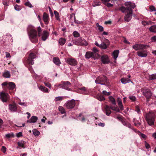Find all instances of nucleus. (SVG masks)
<instances>
[{"instance_id": "nucleus-1", "label": "nucleus", "mask_w": 156, "mask_h": 156, "mask_svg": "<svg viewBox=\"0 0 156 156\" xmlns=\"http://www.w3.org/2000/svg\"><path fill=\"white\" fill-rule=\"evenodd\" d=\"M27 31L29 38L31 41L33 43H36L38 41L37 32L33 26H29Z\"/></svg>"}, {"instance_id": "nucleus-2", "label": "nucleus", "mask_w": 156, "mask_h": 156, "mask_svg": "<svg viewBox=\"0 0 156 156\" xmlns=\"http://www.w3.org/2000/svg\"><path fill=\"white\" fill-rule=\"evenodd\" d=\"M125 5L126 6H121L119 8V9L123 13L127 12L131 9H133L136 7V5L130 2H126L125 3Z\"/></svg>"}, {"instance_id": "nucleus-3", "label": "nucleus", "mask_w": 156, "mask_h": 156, "mask_svg": "<svg viewBox=\"0 0 156 156\" xmlns=\"http://www.w3.org/2000/svg\"><path fill=\"white\" fill-rule=\"evenodd\" d=\"M155 117V115L153 112H150L146 114L145 119L149 125L151 126L154 124Z\"/></svg>"}, {"instance_id": "nucleus-4", "label": "nucleus", "mask_w": 156, "mask_h": 156, "mask_svg": "<svg viewBox=\"0 0 156 156\" xmlns=\"http://www.w3.org/2000/svg\"><path fill=\"white\" fill-rule=\"evenodd\" d=\"M96 83L100 84L101 85H108L109 81L107 80L106 76L102 75L98 77L95 80Z\"/></svg>"}, {"instance_id": "nucleus-5", "label": "nucleus", "mask_w": 156, "mask_h": 156, "mask_svg": "<svg viewBox=\"0 0 156 156\" xmlns=\"http://www.w3.org/2000/svg\"><path fill=\"white\" fill-rule=\"evenodd\" d=\"M141 91L143 95L146 98L147 101L148 102L149 99L151 98L152 96V93L151 90L149 89L144 87L141 88Z\"/></svg>"}, {"instance_id": "nucleus-6", "label": "nucleus", "mask_w": 156, "mask_h": 156, "mask_svg": "<svg viewBox=\"0 0 156 156\" xmlns=\"http://www.w3.org/2000/svg\"><path fill=\"white\" fill-rule=\"evenodd\" d=\"M73 43L77 45L87 46L88 43L82 37H80L77 40L73 42Z\"/></svg>"}, {"instance_id": "nucleus-7", "label": "nucleus", "mask_w": 156, "mask_h": 156, "mask_svg": "<svg viewBox=\"0 0 156 156\" xmlns=\"http://www.w3.org/2000/svg\"><path fill=\"white\" fill-rule=\"evenodd\" d=\"M75 100L74 99H72L71 100L67 101L64 105L67 109H70L73 108L75 107Z\"/></svg>"}, {"instance_id": "nucleus-8", "label": "nucleus", "mask_w": 156, "mask_h": 156, "mask_svg": "<svg viewBox=\"0 0 156 156\" xmlns=\"http://www.w3.org/2000/svg\"><path fill=\"white\" fill-rule=\"evenodd\" d=\"M71 83L69 81H62L61 83L59 84L58 86H57L56 85H55L56 86H60L61 87L67 90H70V88H69L70 86Z\"/></svg>"}, {"instance_id": "nucleus-9", "label": "nucleus", "mask_w": 156, "mask_h": 156, "mask_svg": "<svg viewBox=\"0 0 156 156\" xmlns=\"http://www.w3.org/2000/svg\"><path fill=\"white\" fill-rule=\"evenodd\" d=\"M95 44L96 46L101 49H105L107 48L109 44V41L108 39H106V43L103 42L102 44H100L97 41H96Z\"/></svg>"}, {"instance_id": "nucleus-10", "label": "nucleus", "mask_w": 156, "mask_h": 156, "mask_svg": "<svg viewBox=\"0 0 156 156\" xmlns=\"http://www.w3.org/2000/svg\"><path fill=\"white\" fill-rule=\"evenodd\" d=\"M0 98L2 101L6 102L9 98V95L8 93L1 92L0 93Z\"/></svg>"}, {"instance_id": "nucleus-11", "label": "nucleus", "mask_w": 156, "mask_h": 156, "mask_svg": "<svg viewBox=\"0 0 156 156\" xmlns=\"http://www.w3.org/2000/svg\"><path fill=\"white\" fill-rule=\"evenodd\" d=\"M137 55L141 57H146L148 55V52L146 49L140 50L137 52Z\"/></svg>"}, {"instance_id": "nucleus-12", "label": "nucleus", "mask_w": 156, "mask_h": 156, "mask_svg": "<svg viewBox=\"0 0 156 156\" xmlns=\"http://www.w3.org/2000/svg\"><path fill=\"white\" fill-rule=\"evenodd\" d=\"M133 9H131L127 12V14L125 16L124 20L126 22H129L131 19L132 16Z\"/></svg>"}, {"instance_id": "nucleus-13", "label": "nucleus", "mask_w": 156, "mask_h": 156, "mask_svg": "<svg viewBox=\"0 0 156 156\" xmlns=\"http://www.w3.org/2000/svg\"><path fill=\"white\" fill-rule=\"evenodd\" d=\"M36 58L35 55L33 53H31L29 55L28 59V62L29 64L33 65L34 63L33 59Z\"/></svg>"}, {"instance_id": "nucleus-14", "label": "nucleus", "mask_w": 156, "mask_h": 156, "mask_svg": "<svg viewBox=\"0 0 156 156\" xmlns=\"http://www.w3.org/2000/svg\"><path fill=\"white\" fill-rule=\"evenodd\" d=\"M67 62L70 65L73 66H75L77 64L76 60L73 58H69L67 59Z\"/></svg>"}, {"instance_id": "nucleus-15", "label": "nucleus", "mask_w": 156, "mask_h": 156, "mask_svg": "<svg viewBox=\"0 0 156 156\" xmlns=\"http://www.w3.org/2000/svg\"><path fill=\"white\" fill-rule=\"evenodd\" d=\"M43 20L45 24L48 25L49 21V15L46 12H44L43 14Z\"/></svg>"}, {"instance_id": "nucleus-16", "label": "nucleus", "mask_w": 156, "mask_h": 156, "mask_svg": "<svg viewBox=\"0 0 156 156\" xmlns=\"http://www.w3.org/2000/svg\"><path fill=\"white\" fill-rule=\"evenodd\" d=\"M145 46L142 44H136L133 46V48L136 51L142 49L144 48Z\"/></svg>"}, {"instance_id": "nucleus-17", "label": "nucleus", "mask_w": 156, "mask_h": 156, "mask_svg": "<svg viewBox=\"0 0 156 156\" xmlns=\"http://www.w3.org/2000/svg\"><path fill=\"white\" fill-rule=\"evenodd\" d=\"M101 61L104 64H106L109 62L108 57L107 55H103L101 57Z\"/></svg>"}, {"instance_id": "nucleus-18", "label": "nucleus", "mask_w": 156, "mask_h": 156, "mask_svg": "<svg viewBox=\"0 0 156 156\" xmlns=\"http://www.w3.org/2000/svg\"><path fill=\"white\" fill-rule=\"evenodd\" d=\"M93 54L92 52L91 51H87L86 52L85 57L86 58L89 59L90 58H93L95 59L97 58L93 56Z\"/></svg>"}, {"instance_id": "nucleus-19", "label": "nucleus", "mask_w": 156, "mask_h": 156, "mask_svg": "<svg viewBox=\"0 0 156 156\" xmlns=\"http://www.w3.org/2000/svg\"><path fill=\"white\" fill-rule=\"evenodd\" d=\"M49 32L46 30L43 31V33L42 37V39L43 41H45L48 38L49 35Z\"/></svg>"}, {"instance_id": "nucleus-20", "label": "nucleus", "mask_w": 156, "mask_h": 156, "mask_svg": "<svg viewBox=\"0 0 156 156\" xmlns=\"http://www.w3.org/2000/svg\"><path fill=\"white\" fill-rule=\"evenodd\" d=\"M105 109L106 111V114L108 116H109L111 113V111L110 110V107L108 105H106L105 106Z\"/></svg>"}, {"instance_id": "nucleus-21", "label": "nucleus", "mask_w": 156, "mask_h": 156, "mask_svg": "<svg viewBox=\"0 0 156 156\" xmlns=\"http://www.w3.org/2000/svg\"><path fill=\"white\" fill-rule=\"evenodd\" d=\"M16 87L15 84L12 82L9 83L8 84L7 89L10 90H13Z\"/></svg>"}, {"instance_id": "nucleus-22", "label": "nucleus", "mask_w": 156, "mask_h": 156, "mask_svg": "<svg viewBox=\"0 0 156 156\" xmlns=\"http://www.w3.org/2000/svg\"><path fill=\"white\" fill-rule=\"evenodd\" d=\"M9 110L12 112H15L17 110V107L15 105L9 104Z\"/></svg>"}, {"instance_id": "nucleus-23", "label": "nucleus", "mask_w": 156, "mask_h": 156, "mask_svg": "<svg viewBox=\"0 0 156 156\" xmlns=\"http://www.w3.org/2000/svg\"><path fill=\"white\" fill-rule=\"evenodd\" d=\"M92 50L93 52H92L93 54V56H94L96 58H97L99 56L98 54V50L96 48L94 47L93 48Z\"/></svg>"}, {"instance_id": "nucleus-24", "label": "nucleus", "mask_w": 156, "mask_h": 156, "mask_svg": "<svg viewBox=\"0 0 156 156\" xmlns=\"http://www.w3.org/2000/svg\"><path fill=\"white\" fill-rule=\"evenodd\" d=\"M38 88L42 91L46 93H48L49 92V90L47 88L42 85H41L40 87H38Z\"/></svg>"}, {"instance_id": "nucleus-25", "label": "nucleus", "mask_w": 156, "mask_h": 156, "mask_svg": "<svg viewBox=\"0 0 156 156\" xmlns=\"http://www.w3.org/2000/svg\"><path fill=\"white\" fill-rule=\"evenodd\" d=\"M38 118L36 116H32L30 119L27 120V122L30 123H35L37 120Z\"/></svg>"}, {"instance_id": "nucleus-26", "label": "nucleus", "mask_w": 156, "mask_h": 156, "mask_svg": "<svg viewBox=\"0 0 156 156\" xmlns=\"http://www.w3.org/2000/svg\"><path fill=\"white\" fill-rule=\"evenodd\" d=\"M121 81L122 83L123 84L126 83H128L132 82L130 79H128L126 78H122L121 79Z\"/></svg>"}, {"instance_id": "nucleus-27", "label": "nucleus", "mask_w": 156, "mask_h": 156, "mask_svg": "<svg viewBox=\"0 0 156 156\" xmlns=\"http://www.w3.org/2000/svg\"><path fill=\"white\" fill-rule=\"evenodd\" d=\"M53 62L57 66H59L61 63L59 59L58 58H53Z\"/></svg>"}, {"instance_id": "nucleus-28", "label": "nucleus", "mask_w": 156, "mask_h": 156, "mask_svg": "<svg viewBox=\"0 0 156 156\" xmlns=\"http://www.w3.org/2000/svg\"><path fill=\"white\" fill-rule=\"evenodd\" d=\"M66 41V39L62 38H60L59 41L58 42L59 44L61 45H63L65 43Z\"/></svg>"}, {"instance_id": "nucleus-29", "label": "nucleus", "mask_w": 156, "mask_h": 156, "mask_svg": "<svg viewBox=\"0 0 156 156\" xmlns=\"http://www.w3.org/2000/svg\"><path fill=\"white\" fill-rule=\"evenodd\" d=\"M150 31L152 33H156V25H153L149 28Z\"/></svg>"}, {"instance_id": "nucleus-30", "label": "nucleus", "mask_w": 156, "mask_h": 156, "mask_svg": "<svg viewBox=\"0 0 156 156\" xmlns=\"http://www.w3.org/2000/svg\"><path fill=\"white\" fill-rule=\"evenodd\" d=\"M119 53V51L118 50H115L113 53V58L115 60H116L117 58Z\"/></svg>"}, {"instance_id": "nucleus-31", "label": "nucleus", "mask_w": 156, "mask_h": 156, "mask_svg": "<svg viewBox=\"0 0 156 156\" xmlns=\"http://www.w3.org/2000/svg\"><path fill=\"white\" fill-rule=\"evenodd\" d=\"M3 76L6 78H9L10 76V74L9 71H6L4 73Z\"/></svg>"}, {"instance_id": "nucleus-32", "label": "nucleus", "mask_w": 156, "mask_h": 156, "mask_svg": "<svg viewBox=\"0 0 156 156\" xmlns=\"http://www.w3.org/2000/svg\"><path fill=\"white\" fill-rule=\"evenodd\" d=\"M97 99L98 100L101 101L105 100V98L103 95L101 94H98L97 96Z\"/></svg>"}, {"instance_id": "nucleus-33", "label": "nucleus", "mask_w": 156, "mask_h": 156, "mask_svg": "<svg viewBox=\"0 0 156 156\" xmlns=\"http://www.w3.org/2000/svg\"><path fill=\"white\" fill-rule=\"evenodd\" d=\"M109 101L111 103H112L113 105H116L115 100L113 97H112V96H109Z\"/></svg>"}, {"instance_id": "nucleus-34", "label": "nucleus", "mask_w": 156, "mask_h": 156, "mask_svg": "<svg viewBox=\"0 0 156 156\" xmlns=\"http://www.w3.org/2000/svg\"><path fill=\"white\" fill-rule=\"evenodd\" d=\"M58 109L59 112L62 114H65L66 113V111L64 108L62 106H60L58 107Z\"/></svg>"}, {"instance_id": "nucleus-35", "label": "nucleus", "mask_w": 156, "mask_h": 156, "mask_svg": "<svg viewBox=\"0 0 156 156\" xmlns=\"http://www.w3.org/2000/svg\"><path fill=\"white\" fill-rule=\"evenodd\" d=\"M110 108L111 109H112L113 110H114L116 112H120V109L117 107L111 106H110Z\"/></svg>"}, {"instance_id": "nucleus-36", "label": "nucleus", "mask_w": 156, "mask_h": 156, "mask_svg": "<svg viewBox=\"0 0 156 156\" xmlns=\"http://www.w3.org/2000/svg\"><path fill=\"white\" fill-rule=\"evenodd\" d=\"M54 12L56 19L58 20H60L59 18V16L58 12L56 11L55 10L54 11Z\"/></svg>"}, {"instance_id": "nucleus-37", "label": "nucleus", "mask_w": 156, "mask_h": 156, "mask_svg": "<svg viewBox=\"0 0 156 156\" xmlns=\"http://www.w3.org/2000/svg\"><path fill=\"white\" fill-rule=\"evenodd\" d=\"M33 134L35 136H38L40 134V132L36 129H34L33 130Z\"/></svg>"}, {"instance_id": "nucleus-38", "label": "nucleus", "mask_w": 156, "mask_h": 156, "mask_svg": "<svg viewBox=\"0 0 156 156\" xmlns=\"http://www.w3.org/2000/svg\"><path fill=\"white\" fill-rule=\"evenodd\" d=\"M8 84V83L6 82H5L2 83V85L3 89L6 90V88L5 87L7 88Z\"/></svg>"}, {"instance_id": "nucleus-39", "label": "nucleus", "mask_w": 156, "mask_h": 156, "mask_svg": "<svg viewBox=\"0 0 156 156\" xmlns=\"http://www.w3.org/2000/svg\"><path fill=\"white\" fill-rule=\"evenodd\" d=\"M102 3L105 5L108 2H110L111 3H113V0H101Z\"/></svg>"}, {"instance_id": "nucleus-40", "label": "nucleus", "mask_w": 156, "mask_h": 156, "mask_svg": "<svg viewBox=\"0 0 156 156\" xmlns=\"http://www.w3.org/2000/svg\"><path fill=\"white\" fill-rule=\"evenodd\" d=\"M150 80H152L156 79V74H154L149 76Z\"/></svg>"}, {"instance_id": "nucleus-41", "label": "nucleus", "mask_w": 156, "mask_h": 156, "mask_svg": "<svg viewBox=\"0 0 156 156\" xmlns=\"http://www.w3.org/2000/svg\"><path fill=\"white\" fill-rule=\"evenodd\" d=\"M138 134L141 137V138L143 139H146L147 136L145 134L143 133H142L140 132H139Z\"/></svg>"}, {"instance_id": "nucleus-42", "label": "nucleus", "mask_w": 156, "mask_h": 156, "mask_svg": "<svg viewBox=\"0 0 156 156\" xmlns=\"http://www.w3.org/2000/svg\"><path fill=\"white\" fill-rule=\"evenodd\" d=\"M73 35L74 37H78L80 36L79 33L76 31H74L73 33Z\"/></svg>"}, {"instance_id": "nucleus-43", "label": "nucleus", "mask_w": 156, "mask_h": 156, "mask_svg": "<svg viewBox=\"0 0 156 156\" xmlns=\"http://www.w3.org/2000/svg\"><path fill=\"white\" fill-rule=\"evenodd\" d=\"M97 27H98V29L101 32L103 31L104 30V28L102 26L99 25L98 23L97 24Z\"/></svg>"}, {"instance_id": "nucleus-44", "label": "nucleus", "mask_w": 156, "mask_h": 156, "mask_svg": "<svg viewBox=\"0 0 156 156\" xmlns=\"http://www.w3.org/2000/svg\"><path fill=\"white\" fill-rule=\"evenodd\" d=\"M44 83L45 86L48 87L49 88H51V84L49 82H44Z\"/></svg>"}, {"instance_id": "nucleus-45", "label": "nucleus", "mask_w": 156, "mask_h": 156, "mask_svg": "<svg viewBox=\"0 0 156 156\" xmlns=\"http://www.w3.org/2000/svg\"><path fill=\"white\" fill-rule=\"evenodd\" d=\"M5 136L8 138L13 137L14 136V134L13 133H8L5 135Z\"/></svg>"}, {"instance_id": "nucleus-46", "label": "nucleus", "mask_w": 156, "mask_h": 156, "mask_svg": "<svg viewBox=\"0 0 156 156\" xmlns=\"http://www.w3.org/2000/svg\"><path fill=\"white\" fill-rule=\"evenodd\" d=\"M25 5L30 8H32L33 7L32 5L29 2H26L25 3Z\"/></svg>"}, {"instance_id": "nucleus-47", "label": "nucleus", "mask_w": 156, "mask_h": 156, "mask_svg": "<svg viewBox=\"0 0 156 156\" xmlns=\"http://www.w3.org/2000/svg\"><path fill=\"white\" fill-rule=\"evenodd\" d=\"M129 98L132 101H135L136 100V98L135 96H130L129 97Z\"/></svg>"}, {"instance_id": "nucleus-48", "label": "nucleus", "mask_w": 156, "mask_h": 156, "mask_svg": "<svg viewBox=\"0 0 156 156\" xmlns=\"http://www.w3.org/2000/svg\"><path fill=\"white\" fill-rule=\"evenodd\" d=\"M63 98L62 97H61V96L57 97L55 98V101H61L63 99Z\"/></svg>"}, {"instance_id": "nucleus-49", "label": "nucleus", "mask_w": 156, "mask_h": 156, "mask_svg": "<svg viewBox=\"0 0 156 156\" xmlns=\"http://www.w3.org/2000/svg\"><path fill=\"white\" fill-rule=\"evenodd\" d=\"M75 14L73 13H72L70 15L69 20H71L73 18H74V19H75Z\"/></svg>"}, {"instance_id": "nucleus-50", "label": "nucleus", "mask_w": 156, "mask_h": 156, "mask_svg": "<svg viewBox=\"0 0 156 156\" xmlns=\"http://www.w3.org/2000/svg\"><path fill=\"white\" fill-rule=\"evenodd\" d=\"M37 30L38 34V36L39 37H40L41 36V33L42 31L41 29V27L39 26L37 27Z\"/></svg>"}, {"instance_id": "nucleus-51", "label": "nucleus", "mask_w": 156, "mask_h": 156, "mask_svg": "<svg viewBox=\"0 0 156 156\" xmlns=\"http://www.w3.org/2000/svg\"><path fill=\"white\" fill-rule=\"evenodd\" d=\"M101 5L100 2H95L92 4V6L95 7L97 6H99Z\"/></svg>"}, {"instance_id": "nucleus-52", "label": "nucleus", "mask_w": 156, "mask_h": 156, "mask_svg": "<svg viewBox=\"0 0 156 156\" xmlns=\"http://www.w3.org/2000/svg\"><path fill=\"white\" fill-rule=\"evenodd\" d=\"M18 144L19 146L23 148H24V144L22 142H18Z\"/></svg>"}, {"instance_id": "nucleus-53", "label": "nucleus", "mask_w": 156, "mask_h": 156, "mask_svg": "<svg viewBox=\"0 0 156 156\" xmlns=\"http://www.w3.org/2000/svg\"><path fill=\"white\" fill-rule=\"evenodd\" d=\"M103 94L105 95L108 96L110 94V93L109 92H107L106 90H104L102 92Z\"/></svg>"}, {"instance_id": "nucleus-54", "label": "nucleus", "mask_w": 156, "mask_h": 156, "mask_svg": "<svg viewBox=\"0 0 156 156\" xmlns=\"http://www.w3.org/2000/svg\"><path fill=\"white\" fill-rule=\"evenodd\" d=\"M151 40L152 42H156V35L152 37L151 38Z\"/></svg>"}, {"instance_id": "nucleus-55", "label": "nucleus", "mask_w": 156, "mask_h": 156, "mask_svg": "<svg viewBox=\"0 0 156 156\" xmlns=\"http://www.w3.org/2000/svg\"><path fill=\"white\" fill-rule=\"evenodd\" d=\"M134 125L135 126H140V125L141 123H140V122H136L135 120V119H134Z\"/></svg>"}, {"instance_id": "nucleus-56", "label": "nucleus", "mask_w": 156, "mask_h": 156, "mask_svg": "<svg viewBox=\"0 0 156 156\" xmlns=\"http://www.w3.org/2000/svg\"><path fill=\"white\" fill-rule=\"evenodd\" d=\"M135 111L137 112L138 114H139L140 112V109L138 106H136Z\"/></svg>"}, {"instance_id": "nucleus-57", "label": "nucleus", "mask_w": 156, "mask_h": 156, "mask_svg": "<svg viewBox=\"0 0 156 156\" xmlns=\"http://www.w3.org/2000/svg\"><path fill=\"white\" fill-rule=\"evenodd\" d=\"M111 3H110L109 2H108V3L105 4V5L108 8L111 7H112L113 5V4Z\"/></svg>"}, {"instance_id": "nucleus-58", "label": "nucleus", "mask_w": 156, "mask_h": 156, "mask_svg": "<svg viewBox=\"0 0 156 156\" xmlns=\"http://www.w3.org/2000/svg\"><path fill=\"white\" fill-rule=\"evenodd\" d=\"M119 108H120V110L122 111L123 110V106L122 103L118 105Z\"/></svg>"}, {"instance_id": "nucleus-59", "label": "nucleus", "mask_w": 156, "mask_h": 156, "mask_svg": "<svg viewBox=\"0 0 156 156\" xmlns=\"http://www.w3.org/2000/svg\"><path fill=\"white\" fill-rule=\"evenodd\" d=\"M3 153H5L6 151V147L4 146H2L1 149Z\"/></svg>"}, {"instance_id": "nucleus-60", "label": "nucleus", "mask_w": 156, "mask_h": 156, "mask_svg": "<svg viewBox=\"0 0 156 156\" xmlns=\"http://www.w3.org/2000/svg\"><path fill=\"white\" fill-rule=\"evenodd\" d=\"M15 9L16 11H20V8L19 7V6L18 5H16L15 6Z\"/></svg>"}, {"instance_id": "nucleus-61", "label": "nucleus", "mask_w": 156, "mask_h": 156, "mask_svg": "<svg viewBox=\"0 0 156 156\" xmlns=\"http://www.w3.org/2000/svg\"><path fill=\"white\" fill-rule=\"evenodd\" d=\"M74 22L76 24H81L82 22H80V21L76 20V18H75V19H74Z\"/></svg>"}, {"instance_id": "nucleus-62", "label": "nucleus", "mask_w": 156, "mask_h": 156, "mask_svg": "<svg viewBox=\"0 0 156 156\" xmlns=\"http://www.w3.org/2000/svg\"><path fill=\"white\" fill-rule=\"evenodd\" d=\"M121 122H122V124L125 126H126V125H127V123L128 122H126V121L124 120L123 119V120H121Z\"/></svg>"}, {"instance_id": "nucleus-63", "label": "nucleus", "mask_w": 156, "mask_h": 156, "mask_svg": "<svg viewBox=\"0 0 156 156\" xmlns=\"http://www.w3.org/2000/svg\"><path fill=\"white\" fill-rule=\"evenodd\" d=\"M117 102L118 103V105L122 103V100L120 98H117Z\"/></svg>"}, {"instance_id": "nucleus-64", "label": "nucleus", "mask_w": 156, "mask_h": 156, "mask_svg": "<svg viewBox=\"0 0 156 156\" xmlns=\"http://www.w3.org/2000/svg\"><path fill=\"white\" fill-rule=\"evenodd\" d=\"M150 9L152 11H156V9L154 6H150Z\"/></svg>"}]
</instances>
